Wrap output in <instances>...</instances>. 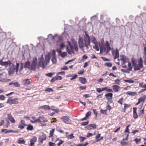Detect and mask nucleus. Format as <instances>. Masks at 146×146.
<instances>
[{"mask_svg": "<svg viewBox=\"0 0 146 146\" xmlns=\"http://www.w3.org/2000/svg\"><path fill=\"white\" fill-rule=\"evenodd\" d=\"M45 60L44 59L43 55L42 54L41 56L38 58V62L37 64V59L36 57L33 58L32 62L31 68L33 70H35L36 68L39 69L40 67L44 68L47 66L50 59V56L47 54L45 57Z\"/></svg>", "mask_w": 146, "mask_h": 146, "instance_id": "obj_1", "label": "nucleus"}, {"mask_svg": "<svg viewBox=\"0 0 146 146\" xmlns=\"http://www.w3.org/2000/svg\"><path fill=\"white\" fill-rule=\"evenodd\" d=\"M90 40L89 35L85 32V34L84 36V40L82 38H80L78 40L79 47L82 49L86 47L87 49H89V46L90 45Z\"/></svg>", "mask_w": 146, "mask_h": 146, "instance_id": "obj_2", "label": "nucleus"}, {"mask_svg": "<svg viewBox=\"0 0 146 146\" xmlns=\"http://www.w3.org/2000/svg\"><path fill=\"white\" fill-rule=\"evenodd\" d=\"M131 62L135 70H139L144 68L143 61L141 58L137 60L133 57L131 59Z\"/></svg>", "mask_w": 146, "mask_h": 146, "instance_id": "obj_3", "label": "nucleus"}, {"mask_svg": "<svg viewBox=\"0 0 146 146\" xmlns=\"http://www.w3.org/2000/svg\"><path fill=\"white\" fill-rule=\"evenodd\" d=\"M68 43L69 46L67 47V51L69 54H71L72 52L74 53V49L76 51L78 50V45L76 41L73 38H72L71 42L68 41Z\"/></svg>", "mask_w": 146, "mask_h": 146, "instance_id": "obj_4", "label": "nucleus"}, {"mask_svg": "<svg viewBox=\"0 0 146 146\" xmlns=\"http://www.w3.org/2000/svg\"><path fill=\"white\" fill-rule=\"evenodd\" d=\"M30 64V62L29 61L26 62L25 63H21L19 70L20 73L23 75H25L26 72H27V69L29 68Z\"/></svg>", "mask_w": 146, "mask_h": 146, "instance_id": "obj_5", "label": "nucleus"}, {"mask_svg": "<svg viewBox=\"0 0 146 146\" xmlns=\"http://www.w3.org/2000/svg\"><path fill=\"white\" fill-rule=\"evenodd\" d=\"M19 63H17L16 67L13 64L11 63V65L9 66V72L11 74H13L14 72H16L17 73L18 71L19 68Z\"/></svg>", "mask_w": 146, "mask_h": 146, "instance_id": "obj_6", "label": "nucleus"}, {"mask_svg": "<svg viewBox=\"0 0 146 146\" xmlns=\"http://www.w3.org/2000/svg\"><path fill=\"white\" fill-rule=\"evenodd\" d=\"M19 99L15 98L13 99L12 98V97H9L7 100V103L9 104L10 105L12 104H17L19 103Z\"/></svg>", "mask_w": 146, "mask_h": 146, "instance_id": "obj_7", "label": "nucleus"}, {"mask_svg": "<svg viewBox=\"0 0 146 146\" xmlns=\"http://www.w3.org/2000/svg\"><path fill=\"white\" fill-rule=\"evenodd\" d=\"M25 121L23 120H21L18 125V128L21 129H23L24 128L25 126H26Z\"/></svg>", "mask_w": 146, "mask_h": 146, "instance_id": "obj_8", "label": "nucleus"}, {"mask_svg": "<svg viewBox=\"0 0 146 146\" xmlns=\"http://www.w3.org/2000/svg\"><path fill=\"white\" fill-rule=\"evenodd\" d=\"M61 119L66 123L69 124L71 122L69 116H64L62 117Z\"/></svg>", "mask_w": 146, "mask_h": 146, "instance_id": "obj_9", "label": "nucleus"}, {"mask_svg": "<svg viewBox=\"0 0 146 146\" xmlns=\"http://www.w3.org/2000/svg\"><path fill=\"white\" fill-rule=\"evenodd\" d=\"M127 57L123 55H121L120 56L119 60L122 61V64H125L127 62Z\"/></svg>", "mask_w": 146, "mask_h": 146, "instance_id": "obj_10", "label": "nucleus"}, {"mask_svg": "<svg viewBox=\"0 0 146 146\" xmlns=\"http://www.w3.org/2000/svg\"><path fill=\"white\" fill-rule=\"evenodd\" d=\"M11 64V63L10 60H8L7 62H4L3 61H0V64L5 67L7 66L8 65L10 66Z\"/></svg>", "mask_w": 146, "mask_h": 146, "instance_id": "obj_11", "label": "nucleus"}, {"mask_svg": "<svg viewBox=\"0 0 146 146\" xmlns=\"http://www.w3.org/2000/svg\"><path fill=\"white\" fill-rule=\"evenodd\" d=\"M46 137L45 134H43L42 135L40 136L39 138V141L40 142V143L42 144L43 143V141L46 139Z\"/></svg>", "mask_w": 146, "mask_h": 146, "instance_id": "obj_12", "label": "nucleus"}, {"mask_svg": "<svg viewBox=\"0 0 146 146\" xmlns=\"http://www.w3.org/2000/svg\"><path fill=\"white\" fill-rule=\"evenodd\" d=\"M105 46H106V52L107 53L110 52L111 50V48L110 46V45L108 41H106L105 43Z\"/></svg>", "mask_w": 146, "mask_h": 146, "instance_id": "obj_13", "label": "nucleus"}, {"mask_svg": "<svg viewBox=\"0 0 146 146\" xmlns=\"http://www.w3.org/2000/svg\"><path fill=\"white\" fill-rule=\"evenodd\" d=\"M86 128H87L88 129H91L93 128L96 129V125L94 123L90 124L87 126L86 127Z\"/></svg>", "mask_w": 146, "mask_h": 146, "instance_id": "obj_14", "label": "nucleus"}, {"mask_svg": "<svg viewBox=\"0 0 146 146\" xmlns=\"http://www.w3.org/2000/svg\"><path fill=\"white\" fill-rule=\"evenodd\" d=\"M7 118L12 123H14L15 122V120L10 114H7Z\"/></svg>", "mask_w": 146, "mask_h": 146, "instance_id": "obj_15", "label": "nucleus"}, {"mask_svg": "<svg viewBox=\"0 0 146 146\" xmlns=\"http://www.w3.org/2000/svg\"><path fill=\"white\" fill-rule=\"evenodd\" d=\"M37 140V138L35 136L33 137L32 139L30 140V146H33L35 142Z\"/></svg>", "mask_w": 146, "mask_h": 146, "instance_id": "obj_16", "label": "nucleus"}, {"mask_svg": "<svg viewBox=\"0 0 146 146\" xmlns=\"http://www.w3.org/2000/svg\"><path fill=\"white\" fill-rule=\"evenodd\" d=\"M99 45L100 52H104L106 50V47L105 45L102 43L100 44Z\"/></svg>", "mask_w": 146, "mask_h": 146, "instance_id": "obj_17", "label": "nucleus"}, {"mask_svg": "<svg viewBox=\"0 0 146 146\" xmlns=\"http://www.w3.org/2000/svg\"><path fill=\"white\" fill-rule=\"evenodd\" d=\"M137 108H133V117L134 119H137L138 117V115L137 113Z\"/></svg>", "mask_w": 146, "mask_h": 146, "instance_id": "obj_18", "label": "nucleus"}, {"mask_svg": "<svg viewBox=\"0 0 146 146\" xmlns=\"http://www.w3.org/2000/svg\"><path fill=\"white\" fill-rule=\"evenodd\" d=\"M112 87L113 90L115 92H117L119 90V89L120 88V86L117 85H113Z\"/></svg>", "mask_w": 146, "mask_h": 146, "instance_id": "obj_19", "label": "nucleus"}, {"mask_svg": "<svg viewBox=\"0 0 146 146\" xmlns=\"http://www.w3.org/2000/svg\"><path fill=\"white\" fill-rule=\"evenodd\" d=\"M113 55H114V59H115L118 58L119 56V52L117 48H116L115 50V55L113 54H112Z\"/></svg>", "mask_w": 146, "mask_h": 146, "instance_id": "obj_20", "label": "nucleus"}, {"mask_svg": "<svg viewBox=\"0 0 146 146\" xmlns=\"http://www.w3.org/2000/svg\"><path fill=\"white\" fill-rule=\"evenodd\" d=\"M107 89V86L105 87L102 88H97L96 89V91L98 93H101L102 92L105 90Z\"/></svg>", "mask_w": 146, "mask_h": 146, "instance_id": "obj_21", "label": "nucleus"}, {"mask_svg": "<svg viewBox=\"0 0 146 146\" xmlns=\"http://www.w3.org/2000/svg\"><path fill=\"white\" fill-rule=\"evenodd\" d=\"M23 82L24 85L27 86L30 84V82L29 79H25L23 80Z\"/></svg>", "mask_w": 146, "mask_h": 146, "instance_id": "obj_22", "label": "nucleus"}, {"mask_svg": "<svg viewBox=\"0 0 146 146\" xmlns=\"http://www.w3.org/2000/svg\"><path fill=\"white\" fill-rule=\"evenodd\" d=\"M17 143L19 144H25V141L22 138H19L17 141Z\"/></svg>", "mask_w": 146, "mask_h": 146, "instance_id": "obj_23", "label": "nucleus"}, {"mask_svg": "<svg viewBox=\"0 0 146 146\" xmlns=\"http://www.w3.org/2000/svg\"><path fill=\"white\" fill-rule=\"evenodd\" d=\"M11 84H13L14 86L15 87H20V84L18 82H12L9 84V85H10Z\"/></svg>", "mask_w": 146, "mask_h": 146, "instance_id": "obj_24", "label": "nucleus"}, {"mask_svg": "<svg viewBox=\"0 0 146 146\" xmlns=\"http://www.w3.org/2000/svg\"><path fill=\"white\" fill-rule=\"evenodd\" d=\"M40 108L42 109H43L45 110H50V107L48 105L42 106L40 107Z\"/></svg>", "mask_w": 146, "mask_h": 146, "instance_id": "obj_25", "label": "nucleus"}, {"mask_svg": "<svg viewBox=\"0 0 146 146\" xmlns=\"http://www.w3.org/2000/svg\"><path fill=\"white\" fill-rule=\"evenodd\" d=\"M79 80L80 82L83 84H85L87 82L86 79L85 78L80 77Z\"/></svg>", "mask_w": 146, "mask_h": 146, "instance_id": "obj_26", "label": "nucleus"}, {"mask_svg": "<svg viewBox=\"0 0 146 146\" xmlns=\"http://www.w3.org/2000/svg\"><path fill=\"white\" fill-rule=\"evenodd\" d=\"M146 99V95H144L142 97L139 98L138 101L140 103L141 102H142L143 103Z\"/></svg>", "mask_w": 146, "mask_h": 146, "instance_id": "obj_27", "label": "nucleus"}, {"mask_svg": "<svg viewBox=\"0 0 146 146\" xmlns=\"http://www.w3.org/2000/svg\"><path fill=\"white\" fill-rule=\"evenodd\" d=\"M26 126H27V129L28 131H32L33 129V126L31 124H26Z\"/></svg>", "mask_w": 146, "mask_h": 146, "instance_id": "obj_28", "label": "nucleus"}, {"mask_svg": "<svg viewBox=\"0 0 146 146\" xmlns=\"http://www.w3.org/2000/svg\"><path fill=\"white\" fill-rule=\"evenodd\" d=\"M105 96L106 97V99H108L112 98L113 94L111 93H109L105 94Z\"/></svg>", "mask_w": 146, "mask_h": 146, "instance_id": "obj_29", "label": "nucleus"}, {"mask_svg": "<svg viewBox=\"0 0 146 146\" xmlns=\"http://www.w3.org/2000/svg\"><path fill=\"white\" fill-rule=\"evenodd\" d=\"M129 136V134H128L125 133L124 134L123 136L122 141H124L125 140H127L128 139Z\"/></svg>", "mask_w": 146, "mask_h": 146, "instance_id": "obj_30", "label": "nucleus"}, {"mask_svg": "<svg viewBox=\"0 0 146 146\" xmlns=\"http://www.w3.org/2000/svg\"><path fill=\"white\" fill-rule=\"evenodd\" d=\"M54 131V129H52L51 130H50L49 135L48 137L49 138L52 137L53 136Z\"/></svg>", "mask_w": 146, "mask_h": 146, "instance_id": "obj_31", "label": "nucleus"}, {"mask_svg": "<svg viewBox=\"0 0 146 146\" xmlns=\"http://www.w3.org/2000/svg\"><path fill=\"white\" fill-rule=\"evenodd\" d=\"M127 94L132 96H133L137 95V93L136 92H130L129 91L127 92Z\"/></svg>", "mask_w": 146, "mask_h": 146, "instance_id": "obj_32", "label": "nucleus"}, {"mask_svg": "<svg viewBox=\"0 0 146 146\" xmlns=\"http://www.w3.org/2000/svg\"><path fill=\"white\" fill-rule=\"evenodd\" d=\"M144 109H143L142 110H141L139 112V116L140 117H143V116L144 114Z\"/></svg>", "mask_w": 146, "mask_h": 146, "instance_id": "obj_33", "label": "nucleus"}, {"mask_svg": "<svg viewBox=\"0 0 146 146\" xmlns=\"http://www.w3.org/2000/svg\"><path fill=\"white\" fill-rule=\"evenodd\" d=\"M0 81L2 82H5L7 81L4 78L3 76L0 74Z\"/></svg>", "mask_w": 146, "mask_h": 146, "instance_id": "obj_34", "label": "nucleus"}, {"mask_svg": "<svg viewBox=\"0 0 146 146\" xmlns=\"http://www.w3.org/2000/svg\"><path fill=\"white\" fill-rule=\"evenodd\" d=\"M6 123L4 125V126L5 128H7L10 125V122L7 119L5 120Z\"/></svg>", "mask_w": 146, "mask_h": 146, "instance_id": "obj_35", "label": "nucleus"}, {"mask_svg": "<svg viewBox=\"0 0 146 146\" xmlns=\"http://www.w3.org/2000/svg\"><path fill=\"white\" fill-rule=\"evenodd\" d=\"M128 68L127 70L129 71L131 70L132 68V66H131V63L129 62L128 63Z\"/></svg>", "mask_w": 146, "mask_h": 146, "instance_id": "obj_36", "label": "nucleus"}, {"mask_svg": "<svg viewBox=\"0 0 146 146\" xmlns=\"http://www.w3.org/2000/svg\"><path fill=\"white\" fill-rule=\"evenodd\" d=\"M31 122L32 123H34L35 122H40V117H39L38 119H36V120L32 121L30 120Z\"/></svg>", "mask_w": 146, "mask_h": 146, "instance_id": "obj_37", "label": "nucleus"}, {"mask_svg": "<svg viewBox=\"0 0 146 146\" xmlns=\"http://www.w3.org/2000/svg\"><path fill=\"white\" fill-rule=\"evenodd\" d=\"M95 44V45L93 46V48L96 49L97 51H98L99 50V48L97 43Z\"/></svg>", "mask_w": 146, "mask_h": 146, "instance_id": "obj_38", "label": "nucleus"}, {"mask_svg": "<svg viewBox=\"0 0 146 146\" xmlns=\"http://www.w3.org/2000/svg\"><path fill=\"white\" fill-rule=\"evenodd\" d=\"M67 55V53L65 52L61 53L60 54V56L62 58H64Z\"/></svg>", "mask_w": 146, "mask_h": 146, "instance_id": "obj_39", "label": "nucleus"}, {"mask_svg": "<svg viewBox=\"0 0 146 146\" xmlns=\"http://www.w3.org/2000/svg\"><path fill=\"white\" fill-rule=\"evenodd\" d=\"M139 86L141 88H146V84H143V82L139 83Z\"/></svg>", "mask_w": 146, "mask_h": 146, "instance_id": "obj_40", "label": "nucleus"}, {"mask_svg": "<svg viewBox=\"0 0 146 146\" xmlns=\"http://www.w3.org/2000/svg\"><path fill=\"white\" fill-rule=\"evenodd\" d=\"M18 131H14L13 130H8L7 129V130L5 132V133H9L10 132L12 133H17Z\"/></svg>", "mask_w": 146, "mask_h": 146, "instance_id": "obj_41", "label": "nucleus"}, {"mask_svg": "<svg viewBox=\"0 0 146 146\" xmlns=\"http://www.w3.org/2000/svg\"><path fill=\"white\" fill-rule=\"evenodd\" d=\"M104 65L110 67H111L112 66V64L110 62H106L105 63Z\"/></svg>", "mask_w": 146, "mask_h": 146, "instance_id": "obj_42", "label": "nucleus"}, {"mask_svg": "<svg viewBox=\"0 0 146 146\" xmlns=\"http://www.w3.org/2000/svg\"><path fill=\"white\" fill-rule=\"evenodd\" d=\"M45 91L46 92H53L54 90L51 88H47L45 89Z\"/></svg>", "mask_w": 146, "mask_h": 146, "instance_id": "obj_43", "label": "nucleus"}, {"mask_svg": "<svg viewBox=\"0 0 146 146\" xmlns=\"http://www.w3.org/2000/svg\"><path fill=\"white\" fill-rule=\"evenodd\" d=\"M130 125H127L126 127V128L124 132L125 133H129V127L130 126Z\"/></svg>", "mask_w": 146, "mask_h": 146, "instance_id": "obj_44", "label": "nucleus"}, {"mask_svg": "<svg viewBox=\"0 0 146 146\" xmlns=\"http://www.w3.org/2000/svg\"><path fill=\"white\" fill-rule=\"evenodd\" d=\"M123 97L121 98L117 102L118 103L120 104L121 105H122L123 102Z\"/></svg>", "mask_w": 146, "mask_h": 146, "instance_id": "obj_45", "label": "nucleus"}, {"mask_svg": "<svg viewBox=\"0 0 146 146\" xmlns=\"http://www.w3.org/2000/svg\"><path fill=\"white\" fill-rule=\"evenodd\" d=\"M88 144V143L86 142L85 144L82 143L81 144H78L76 145V146H86Z\"/></svg>", "mask_w": 146, "mask_h": 146, "instance_id": "obj_46", "label": "nucleus"}, {"mask_svg": "<svg viewBox=\"0 0 146 146\" xmlns=\"http://www.w3.org/2000/svg\"><path fill=\"white\" fill-rule=\"evenodd\" d=\"M89 121L85 122H83L81 123V125L83 126H85L88 125L89 123Z\"/></svg>", "mask_w": 146, "mask_h": 146, "instance_id": "obj_47", "label": "nucleus"}, {"mask_svg": "<svg viewBox=\"0 0 146 146\" xmlns=\"http://www.w3.org/2000/svg\"><path fill=\"white\" fill-rule=\"evenodd\" d=\"M125 82H128L129 83H133L134 81L132 79H129L125 80Z\"/></svg>", "mask_w": 146, "mask_h": 146, "instance_id": "obj_48", "label": "nucleus"}, {"mask_svg": "<svg viewBox=\"0 0 146 146\" xmlns=\"http://www.w3.org/2000/svg\"><path fill=\"white\" fill-rule=\"evenodd\" d=\"M92 42L94 44L97 43L96 39L94 36H93L92 38Z\"/></svg>", "mask_w": 146, "mask_h": 146, "instance_id": "obj_49", "label": "nucleus"}, {"mask_svg": "<svg viewBox=\"0 0 146 146\" xmlns=\"http://www.w3.org/2000/svg\"><path fill=\"white\" fill-rule=\"evenodd\" d=\"M86 86H80L79 87V88L80 90H86Z\"/></svg>", "mask_w": 146, "mask_h": 146, "instance_id": "obj_50", "label": "nucleus"}, {"mask_svg": "<svg viewBox=\"0 0 146 146\" xmlns=\"http://www.w3.org/2000/svg\"><path fill=\"white\" fill-rule=\"evenodd\" d=\"M107 110H101L100 111V112L102 113L107 115Z\"/></svg>", "mask_w": 146, "mask_h": 146, "instance_id": "obj_51", "label": "nucleus"}, {"mask_svg": "<svg viewBox=\"0 0 146 146\" xmlns=\"http://www.w3.org/2000/svg\"><path fill=\"white\" fill-rule=\"evenodd\" d=\"M56 80H57V79L56 76L52 78L50 82H53Z\"/></svg>", "mask_w": 146, "mask_h": 146, "instance_id": "obj_52", "label": "nucleus"}, {"mask_svg": "<svg viewBox=\"0 0 146 146\" xmlns=\"http://www.w3.org/2000/svg\"><path fill=\"white\" fill-rule=\"evenodd\" d=\"M52 61L53 64H55L56 62V58L55 57H52Z\"/></svg>", "mask_w": 146, "mask_h": 146, "instance_id": "obj_53", "label": "nucleus"}, {"mask_svg": "<svg viewBox=\"0 0 146 146\" xmlns=\"http://www.w3.org/2000/svg\"><path fill=\"white\" fill-rule=\"evenodd\" d=\"M5 98V97L3 95H0V100H4Z\"/></svg>", "mask_w": 146, "mask_h": 146, "instance_id": "obj_54", "label": "nucleus"}, {"mask_svg": "<svg viewBox=\"0 0 146 146\" xmlns=\"http://www.w3.org/2000/svg\"><path fill=\"white\" fill-rule=\"evenodd\" d=\"M106 110H108L109 111H110L111 108V107L109 104H108V106L106 107Z\"/></svg>", "mask_w": 146, "mask_h": 146, "instance_id": "obj_55", "label": "nucleus"}, {"mask_svg": "<svg viewBox=\"0 0 146 146\" xmlns=\"http://www.w3.org/2000/svg\"><path fill=\"white\" fill-rule=\"evenodd\" d=\"M79 138L80 139V141L81 142H83L85 139H86V137L82 136H80L79 137Z\"/></svg>", "mask_w": 146, "mask_h": 146, "instance_id": "obj_56", "label": "nucleus"}, {"mask_svg": "<svg viewBox=\"0 0 146 146\" xmlns=\"http://www.w3.org/2000/svg\"><path fill=\"white\" fill-rule=\"evenodd\" d=\"M121 144L122 146H124V145H127L128 144V143L126 142H121Z\"/></svg>", "mask_w": 146, "mask_h": 146, "instance_id": "obj_57", "label": "nucleus"}, {"mask_svg": "<svg viewBox=\"0 0 146 146\" xmlns=\"http://www.w3.org/2000/svg\"><path fill=\"white\" fill-rule=\"evenodd\" d=\"M101 135V134L99 133L98 134L96 135V139H97V140L99 139L100 138V137Z\"/></svg>", "mask_w": 146, "mask_h": 146, "instance_id": "obj_58", "label": "nucleus"}, {"mask_svg": "<svg viewBox=\"0 0 146 146\" xmlns=\"http://www.w3.org/2000/svg\"><path fill=\"white\" fill-rule=\"evenodd\" d=\"M91 112L90 111H88L87 112L86 115V117H88L90 116L91 115Z\"/></svg>", "mask_w": 146, "mask_h": 146, "instance_id": "obj_59", "label": "nucleus"}, {"mask_svg": "<svg viewBox=\"0 0 146 146\" xmlns=\"http://www.w3.org/2000/svg\"><path fill=\"white\" fill-rule=\"evenodd\" d=\"M48 144L49 146H56L55 143H53L51 142H49Z\"/></svg>", "mask_w": 146, "mask_h": 146, "instance_id": "obj_60", "label": "nucleus"}, {"mask_svg": "<svg viewBox=\"0 0 146 146\" xmlns=\"http://www.w3.org/2000/svg\"><path fill=\"white\" fill-rule=\"evenodd\" d=\"M130 106V105L125 104H124V110H125L126 109L128 108Z\"/></svg>", "mask_w": 146, "mask_h": 146, "instance_id": "obj_61", "label": "nucleus"}, {"mask_svg": "<svg viewBox=\"0 0 146 146\" xmlns=\"http://www.w3.org/2000/svg\"><path fill=\"white\" fill-rule=\"evenodd\" d=\"M64 142V141L60 140L59 142L58 143L57 145L58 146H60V145L62 144Z\"/></svg>", "mask_w": 146, "mask_h": 146, "instance_id": "obj_62", "label": "nucleus"}, {"mask_svg": "<svg viewBox=\"0 0 146 146\" xmlns=\"http://www.w3.org/2000/svg\"><path fill=\"white\" fill-rule=\"evenodd\" d=\"M46 75L47 76L50 77H51L53 75V74L52 73H49L48 74H46Z\"/></svg>", "mask_w": 146, "mask_h": 146, "instance_id": "obj_63", "label": "nucleus"}, {"mask_svg": "<svg viewBox=\"0 0 146 146\" xmlns=\"http://www.w3.org/2000/svg\"><path fill=\"white\" fill-rule=\"evenodd\" d=\"M67 137L68 139H71L73 138L74 137L73 136V134H71L68 136Z\"/></svg>", "mask_w": 146, "mask_h": 146, "instance_id": "obj_64", "label": "nucleus"}]
</instances>
